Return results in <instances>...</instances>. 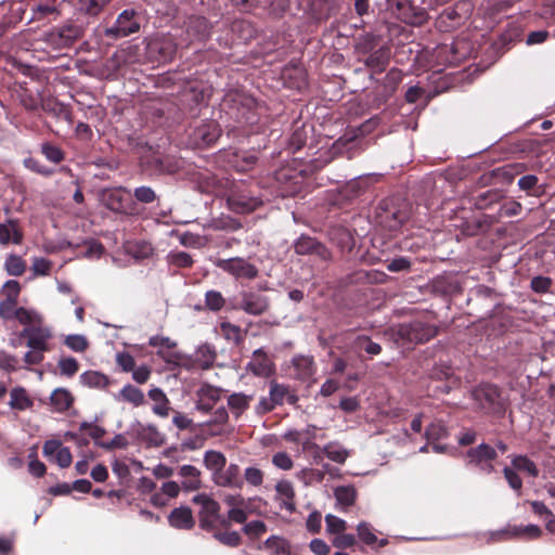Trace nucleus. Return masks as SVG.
<instances>
[{
    "mask_svg": "<svg viewBox=\"0 0 555 555\" xmlns=\"http://www.w3.org/2000/svg\"><path fill=\"white\" fill-rule=\"evenodd\" d=\"M438 333L439 327L436 324L422 320L400 323L390 328L392 340L402 346L425 344L436 337Z\"/></svg>",
    "mask_w": 555,
    "mask_h": 555,
    "instance_id": "1",
    "label": "nucleus"
},
{
    "mask_svg": "<svg viewBox=\"0 0 555 555\" xmlns=\"http://www.w3.org/2000/svg\"><path fill=\"white\" fill-rule=\"evenodd\" d=\"M410 217L411 205L400 196L384 199L376 212L378 224L391 232L399 230Z\"/></svg>",
    "mask_w": 555,
    "mask_h": 555,
    "instance_id": "2",
    "label": "nucleus"
},
{
    "mask_svg": "<svg viewBox=\"0 0 555 555\" xmlns=\"http://www.w3.org/2000/svg\"><path fill=\"white\" fill-rule=\"evenodd\" d=\"M83 27L68 23L54 27L43 35V41L54 50H62L72 47L83 35Z\"/></svg>",
    "mask_w": 555,
    "mask_h": 555,
    "instance_id": "3",
    "label": "nucleus"
},
{
    "mask_svg": "<svg viewBox=\"0 0 555 555\" xmlns=\"http://www.w3.org/2000/svg\"><path fill=\"white\" fill-rule=\"evenodd\" d=\"M472 397L486 413H501L504 409L501 392L495 385L481 384L473 390Z\"/></svg>",
    "mask_w": 555,
    "mask_h": 555,
    "instance_id": "4",
    "label": "nucleus"
},
{
    "mask_svg": "<svg viewBox=\"0 0 555 555\" xmlns=\"http://www.w3.org/2000/svg\"><path fill=\"white\" fill-rule=\"evenodd\" d=\"M192 502L201 506L198 512L199 527L207 532L215 530L219 518L220 504L206 493L196 494Z\"/></svg>",
    "mask_w": 555,
    "mask_h": 555,
    "instance_id": "5",
    "label": "nucleus"
},
{
    "mask_svg": "<svg viewBox=\"0 0 555 555\" xmlns=\"http://www.w3.org/2000/svg\"><path fill=\"white\" fill-rule=\"evenodd\" d=\"M392 14L405 24L421 26L427 21L425 9L414 5L410 0H388Z\"/></svg>",
    "mask_w": 555,
    "mask_h": 555,
    "instance_id": "6",
    "label": "nucleus"
},
{
    "mask_svg": "<svg viewBox=\"0 0 555 555\" xmlns=\"http://www.w3.org/2000/svg\"><path fill=\"white\" fill-rule=\"evenodd\" d=\"M140 30V23L135 20L133 10H124L118 16L115 24L105 27L103 34L112 40H118L135 34Z\"/></svg>",
    "mask_w": 555,
    "mask_h": 555,
    "instance_id": "7",
    "label": "nucleus"
},
{
    "mask_svg": "<svg viewBox=\"0 0 555 555\" xmlns=\"http://www.w3.org/2000/svg\"><path fill=\"white\" fill-rule=\"evenodd\" d=\"M215 266L235 279L254 280L259 274V270L255 264L241 257L217 259Z\"/></svg>",
    "mask_w": 555,
    "mask_h": 555,
    "instance_id": "8",
    "label": "nucleus"
},
{
    "mask_svg": "<svg viewBox=\"0 0 555 555\" xmlns=\"http://www.w3.org/2000/svg\"><path fill=\"white\" fill-rule=\"evenodd\" d=\"M185 48L182 39L177 41L173 35H162L149 43L150 53L157 54L158 61H171L179 49Z\"/></svg>",
    "mask_w": 555,
    "mask_h": 555,
    "instance_id": "9",
    "label": "nucleus"
},
{
    "mask_svg": "<svg viewBox=\"0 0 555 555\" xmlns=\"http://www.w3.org/2000/svg\"><path fill=\"white\" fill-rule=\"evenodd\" d=\"M211 35V24L204 16H191L185 22V37L181 38L184 47L189 48L193 42H204Z\"/></svg>",
    "mask_w": 555,
    "mask_h": 555,
    "instance_id": "10",
    "label": "nucleus"
},
{
    "mask_svg": "<svg viewBox=\"0 0 555 555\" xmlns=\"http://www.w3.org/2000/svg\"><path fill=\"white\" fill-rule=\"evenodd\" d=\"M271 301L269 297L254 291H244L240 293L237 309L249 315H262L270 310Z\"/></svg>",
    "mask_w": 555,
    "mask_h": 555,
    "instance_id": "11",
    "label": "nucleus"
},
{
    "mask_svg": "<svg viewBox=\"0 0 555 555\" xmlns=\"http://www.w3.org/2000/svg\"><path fill=\"white\" fill-rule=\"evenodd\" d=\"M101 203L117 214H128L130 192L122 186L104 189L100 194Z\"/></svg>",
    "mask_w": 555,
    "mask_h": 555,
    "instance_id": "12",
    "label": "nucleus"
},
{
    "mask_svg": "<svg viewBox=\"0 0 555 555\" xmlns=\"http://www.w3.org/2000/svg\"><path fill=\"white\" fill-rule=\"evenodd\" d=\"M498 453L494 448L487 443H481L476 448L467 451L468 463L480 467L486 473L490 474L494 470L491 462L495 460Z\"/></svg>",
    "mask_w": 555,
    "mask_h": 555,
    "instance_id": "13",
    "label": "nucleus"
},
{
    "mask_svg": "<svg viewBox=\"0 0 555 555\" xmlns=\"http://www.w3.org/2000/svg\"><path fill=\"white\" fill-rule=\"evenodd\" d=\"M262 202L255 196L232 190L227 196L228 208L235 214H249L260 207Z\"/></svg>",
    "mask_w": 555,
    "mask_h": 555,
    "instance_id": "14",
    "label": "nucleus"
},
{
    "mask_svg": "<svg viewBox=\"0 0 555 555\" xmlns=\"http://www.w3.org/2000/svg\"><path fill=\"white\" fill-rule=\"evenodd\" d=\"M294 250L297 255H315L325 261L331 259V251L321 242L305 234L296 240Z\"/></svg>",
    "mask_w": 555,
    "mask_h": 555,
    "instance_id": "15",
    "label": "nucleus"
},
{
    "mask_svg": "<svg viewBox=\"0 0 555 555\" xmlns=\"http://www.w3.org/2000/svg\"><path fill=\"white\" fill-rule=\"evenodd\" d=\"M542 530L537 525L527 526H507L505 529L492 533L495 541H504L514 538L538 539L541 537Z\"/></svg>",
    "mask_w": 555,
    "mask_h": 555,
    "instance_id": "16",
    "label": "nucleus"
},
{
    "mask_svg": "<svg viewBox=\"0 0 555 555\" xmlns=\"http://www.w3.org/2000/svg\"><path fill=\"white\" fill-rule=\"evenodd\" d=\"M21 337L27 338V347L30 349H39L48 351V341L52 338V332L49 327L31 326L25 327L21 332Z\"/></svg>",
    "mask_w": 555,
    "mask_h": 555,
    "instance_id": "17",
    "label": "nucleus"
},
{
    "mask_svg": "<svg viewBox=\"0 0 555 555\" xmlns=\"http://www.w3.org/2000/svg\"><path fill=\"white\" fill-rule=\"evenodd\" d=\"M246 370L255 376L269 377L275 372V365L263 349L259 348L253 352V358L247 363Z\"/></svg>",
    "mask_w": 555,
    "mask_h": 555,
    "instance_id": "18",
    "label": "nucleus"
},
{
    "mask_svg": "<svg viewBox=\"0 0 555 555\" xmlns=\"http://www.w3.org/2000/svg\"><path fill=\"white\" fill-rule=\"evenodd\" d=\"M212 481L218 487L223 488L241 489L244 485L243 478L241 477V468L235 463H230L227 467L222 468Z\"/></svg>",
    "mask_w": 555,
    "mask_h": 555,
    "instance_id": "19",
    "label": "nucleus"
},
{
    "mask_svg": "<svg viewBox=\"0 0 555 555\" xmlns=\"http://www.w3.org/2000/svg\"><path fill=\"white\" fill-rule=\"evenodd\" d=\"M223 390L209 384H204L196 392L198 401L196 409L201 412L208 413L212 410L216 402L221 398Z\"/></svg>",
    "mask_w": 555,
    "mask_h": 555,
    "instance_id": "20",
    "label": "nucleus"
},
{
    "mask_svg": "<svg viewBox=\"0 0 555 555\" xmlns=\"http://www.w3.org/2000/svg\"><path fill=\"white\" fill-rule=\"evenodd\" d=\"M168 521L171 527L184 530H190L195 525L192 509L188 506L173 508L168 516Z\"/></svg>",
    "mask_w": 555,
    "mask_h": 555,
    "instance_id": "21",
    "label": "nucleus"
},
{
    "mask_svg": "<svg viewBox=\"0 0 555 555\" xmlns=\"http://www.w3.org/2000/svg\"><path fill=\"white\" fill-rule=\"evenodd\" d=\"M220 135V129L215 121H207L197 126L193 131V138L197 144L210 145Z\"/></svg>",
    "mask_w": 555,
    "mask_h": 555,
    "instance_id": "22",
    "label": "nucleus"
},
{
    "mask_svg": "<svg viewBox=\"0 0 555 555\" xmlns=\"http://www.w3.org/2000/svg\"><path fill=\"white\" fill-rule=\"evenodd\" d=\"M390 61V48L387 46H380L375 51L369 53V56L364 60V64L370 69L382 73L386 69Z\"/></svg>",
    "mask_w": 555,
    "mask_h": 555,
    "instance_id": "23",
    "label": "nucleus"
},
{
    "mask_svg": "<svg viewBox=\"0 0 555 555\" xmlns=\"http://www.w3.org/2000/svg\"><path fill=\"white\" fill-rule=\"evenodd\" d=\"M182 478V489L185 491H196L202 487L201 470L193 465H182L178 470Z\"/></svg>",
    "mask_w": 555,
    "mask_h": 555,
    "instance_id": "24",
    "label": "nucleus"
},
{
    "mask_svg": "<svg viewBox=\"0 0 555 555\" xmlns=\"http://www.w3.org/2000/svg\"><path fill=\"white\" fill-rule=\"evenodd\" d=\"M257 162V155L248 151L234 152L229 159L231 166L238 172H248L256 166Z\"/></svg>",
    "mask_w": 555,
    "mask_h": 555,
    "instance_id": "25",
    "label": "nucleus"
},
{
    "mask_svg": "<svg viewBox=\"0 0 555 555\" xmlns=\"http://www.w3.org/2000/svg\"><path fill=\"white\" fill-rule=\"evenodd\" d=\"M40 106L47 114H50L59 119H64L69 124L73 121L72 112L69 108L53 98H43L41 100Z\"/></svg>",
    "mask_w": 555,
    "mask_h": 555,
    "instance_id": "26",
    "label": "nucleus"
},
{
    "mask_svg": "<svg viewBox=\"0 0 555 555\" xmlns=\"http://www.w3.org/2000/svg\"><path fill=\"white\" fill-rule=\"evenodd\" d=\"M275 490L279 499L282 501L281 507L289 513H294L296 511V504L294 501L295 490L293 483L288 480H281L276 483Z\"/></svg>",
    "mask_w": 555,
    "mask_h": 555,
    "instance_id": "27",
    "label": "nucleus"
},
{
    "mask_svg": "<svg viewBox=\"0 0 555 555\" xmlns=\"http://www.w3.org/2000/svg\"><path fill=\"white\" fill-rule=\"evenodd\" d=\"M296 378L300 380L309 379L315 373V364L311 356H296L292 361Z\"/></svg>",
    "mask_w": 555,
    "mask_h": 555,
    "instance_id": "28",
    "label": "nucleus"
},
{
    "mask_svg": "<svg viewBox=\"0 0 555 555\" xmlns=\"http://www.w3.org/2000/svg\"><path fill=\"white\" fill-rule=\"evenodd\" d=\"M203 463L211 472V479H214L225 467L227 457L220 451L208 450L204 453Z\"/></svg>",
    "mask_w": 555,
    "mask_h": 555,
    "instance_id": "29",
    "label": "nucleus"
},
{
    "mask_svg": "<svg viewBox=\"0 0 555 555\" xmlns=\"http://www.w3.org/2000/svg\"><path fill=\"white\" fill-rule=\"evenodd\" d=\"M253 399V395L234 392L228 397V406L235 417H240L249 408Z\"/></svg>",
    "mask_w": 555,
    "mask_h": 555,
    "instance_id": "30",
    "label": "nucleus"
},
{
    "mask_svg": "<svg viewBox=\"0 0 555 555\" xmlns=\"http://www.w3.org/2000/svg\"><path fill=\"white\" fill-rule=\"evenodd\" d=\"M50 401L57 412H64L72 406L74 402V396L66 388H56L51 393Z\"/></svg>",
    "mask_w": 555,
    "mask_h": 555,
    "instance_id": "31",
    "label": "nucleus"
},
{
    "mask_svg": "<svg viewBox=\"0 0 555 555\" xmlns=\"http://www.w3.org/2000/svg\"><path fill=\"white\" fill-rule=\"evenodd\" d=\"M116 399L131 403L134 406H140L145 402V396L143 391L131 384L124 386L119 393L116 396Z\"/></svg>",
    "mask_w": 555,
    "mask_h": 555,
    "instance_id": "32",
    "label": "nucleus"
},
{
    "mask_svg": "<svg viewBox=\"0 0 555 555\" xmlns=\"http://www.w3.org/2000/svg\"><path fill=\"white\" fill-rule=\"evenodd\" d=\"M21 244L23 241L22 232L16 228V221L10 220L9 223H0V244L8 245L10 242Z\"/></svg>",
    "mask_w": 555,
    "mask_h": 555,
    "instance_id": "33",
    "label": "nucleus"
},
{
    "mask_svg": "<svg viewBox=\"0 0 555 555\" xmlns=\"http://www.w3.org/2000/svg\"><path fill=\"white\" fill-rule=\"evenodd\" d=\"M81 383L89 388L106 389L111 380L109 378L98 371H88L80 375Z\"/></svg>",
    "mask_w": 555,
    "mask_h": 555,
    "instance_id": "34",
    "label": "nucleus"
},
{
    "mask_svg": "<svg viewBox=\"0 0 555 555\" xmlns=\"http://www.w3.org/2000/svg\"><path fill=\"white\" fill-rule=\"evenodd\" d=\"M382 37L373 33L361 35L356 43V50L362 54H369L379 48Z\"/></svg>",
    "mask_w": 555,
    "mask_h": 555,
    "instance_id": "35",
    "label": "nucleus"
},
{
    "mask_svg": "<svg viewBox=\"0 0 555 555\" xmlns=\"http://www.w3.org/2000/svg\"><path fill=\"white\" fill-rule=\"evenodd\" d=\"M322 452L333 462L344 464L349 456V451L338 442H330L323 447Z\"/></svg>",
    "mask_w": 555,
    "mask_h": 555,
    "instance_id": "36",
    "label": "nucleus"
},
{
    "mask_svg": "<svg viewBox=\"0 0 555 555\" xmlns=\"http://www.w3.org/2000/svg\"><path fill=\"white\" fill-rule=\"evenodd\" d=\"M153 166L159 173L172 175L180 169V162L171 156L156 157L153 160Z\"/></svg>",
    "mask_w": 555,
    "mask_h": 555,
    "instance_id": "37",
    "label": "nucleus"
},
{
    "mask_svg": "<svg viewBox=\"0 0 555 555\" xmlns=\"http://www.w3.org/2000/svg\"><path fill=\"white\" fill-rule=\"evenodd\" d=\"M211 532L214 539H216L222 545L229 547H237L242 544V537L237 531H222L216 528Z\"/></svg>",
    "mask_w": 555,
    "mask_h": 555,
    "instance_id": "38",
    "label": "nucleus"
},
{
    "mask_svg": "<svg viewBox=\"0 0 555 555\" xmlns=\"http://www.w3.org/2000/svg\"><path fill=\"white\" fill-rule=\"evenodd\" d=\"M10 396V405L12 409L24 411L33 405V401L28 397L26 390L22 387L12 389Z\"/></svg>",
    "mask_w": 555,
    "mask_h": 555,
    "instance_id": "39",
    "label": "nucleus"
},
{
    "mask_svg": "<svg viewBox=\"0 0 555 555\" xmlns=\"http://www.w3.org/2000/svg\"><path fill=\"white\" fill-rule=\"evenodd\" d=\"M513 468L526 472L529 476L535 478L539 476V469L533 461L526 455H515L512 459Z\"/></svg>",
    "mask_w": 555,
    "mask_h": 555,
    "instance_id": "40",
    "label": "nucleus"
},
{
    "mask_svg": "<svg viewBox=\"0 0 555 555\" xmlns=\"http://www.w3.org/2000/svg\"><path fill=\"white\" fill-rule=\"evenodd\" d=\"M334 494L337 503L345 507L352 506L357 499V491L352 486L337 487Z\"/></svg>",
    "mask_w": 555,
    "mask_h": 555,
    "instance_id": "41",
    "label": "nucleus"
},
{
    "mask_svg": "<svg viewBox=\"0 0 555 555\" xmlns=\"http://www.w3.org/2000/svg\"><path fill=\"white\" fill-rule=\"evenodd\" d=\"M210 227L217 231H237L242 229L240 220L232 218L231 216H221L211 221Z\"/></svg>",
    "mask_w": 555,
    "mask_h": 555,
    "instance_id": "42",
    "label": "nucleus"
},
{
    "mask_svg": "<svg viewBox=\"0 0 555 555\" xmlns=\"http://www.w3.org/2000/svg\"><path fill=\"white\" fill-rule=\"evenodd\" d=\"M220 331L227 340L233 341L235 345H241L244 340L242 330L238 325L232 324L230 322H222L220 325Z\"/></svg>",
    "mask_w": 555,
    "mask_h": 555,
    "instance_id": "43",
    "label": "nucleus"
},
{
    "mask_svg": "<svg viewBox=\"0 0 555 555\" xmlns=\"http://www.w3.org/2000/svg\"><path fill=\"white\" fill-rule=\"evenodd\" d=\"M269 396L271 397V402H273L275 405H282L284 403L286 395H288L289 386L279 384L274 379L269 383Z\"/></svg>",
    "mask_w": 555,
    "mask_h": 555,
    "instance_id": "44",
    "label": "nucleus"
},
{
    "mask_svg": "<svg viewBox=\"0 0 555 555\" xmlns=\"http://www.w3.org/2000/svg\"><path fill=\"white\" fill-rule=\"evenodd\" d=\"M224 305L225 299L220 292L211 289L205 294V308L208 310L218 312Z\"/></svg>",
    "mask_w": 555,
    "mask_h": 555,
    "instance_id": "45",
    "label": "nucleus"
},
{
    "mask_svg": "<svg viewBox=\"0 0 555 555\" xmlns=\"http://www.w3.org/2000/svg\"><path fill=\"white\" fill-rule=\"evenodd\" d=\"M26 263L22 257L10 255L5 260V270L10 275L20 276L25 272Z\"/></svg>",
    "mask_w": 555,
    "mask_h": 555,
    "instance_id": "46",
    "label": "nucleus"
},
{
    "mask_svg": "<svg viewBox=\"0 0 555 555\" xmlns=\"http://www.w3.org/2000/svg\"><path fill=\"white\" fill-rule=\"evenodd\" d=\"M402 80V72L400 69H397V68H391L385 79H384V85H385V91H386V95H390L392 94L397 87L399 86V83L401 82Z\"/></svg>",
    "mask_w": 555,
    "mask_h": 555,
    "instance_id": "47",
    "label": "nucleus"
},
{
    "mask_svg": "<svg viewBox=\"0 0 555 555\" xmlns=\"http://www.w3.org/2000/svg\"><path fill=\"white\" fill-rule=\"evenodd\" d=\"M364 190L363 181L360 179H353L348 182L341 190V195L347 201H352L358 197Z\"/></svg>",
    "mask_w": 555,
    "mask_h": 555,
    "instance_id": "48",
    "label": "nucleus"
},
{
    "mask_svg": "<svg viewBox=\"0 0 555 555\" xmlns=\"http://www.w3.org/2000/svg\"><path fill=\"white\" fill-rule=\"evenodd\" d=\"M41 153L48 160L54 164H59L64 159V152L59 146L49 142L41 144Z\"/></svg>",
    "mask_w": 555,
    "mask_h": 555,
    "instance_id": "49",
    "label": "nucleus"
},
{
    "mask_svg": "<svg viewBox=\"0 0 555 555\" xmlns=\"http://www.w3.org/2000/svg\"><path fill=\"white\" fill-rule=\"evenodd\" d=\"M64 344L75 352H83L89 347L88 339L83 335H68Z\"/></svg>",
    "mask_w": 555,
    "mask_h": 555,
    "instance_id": "50",
    "label": "nucleus"
},
{
    "mask_svg": "<svg viewBox=\"0 0 555 555\" xmlns=\"http://www.w3.org/2000/svg\"><path fill=\"white\" fill-rule=\"evenodd\" d=\"M59 369L62 375L74 376L79 370L78 361L73 357H65L59 360Z\"/></svg>",
    "mask_w": 555,
    "mask_h": 555,
    "instance_id": "51",
    "label": "nucleus"
},
{
    "mask_svg": "<svg viewBox=\"0 0 555 555\" xmlns=\"http://www.w3.org/2000/svg\"><path fill=\"white\" fill-rule=\"evenodd\" d=\"M168 262L178 268H189L193 264V259L185 251H172L168 255Z\"/></svg>",
    "mask_w": 555,
    "mask_h": 555,
    "instance_id": "52",
    "label": "nucleus"
},
{
    "mask_svg": "<svg viewBox=\"0 0 555 555\" xmlns=\"http://www.w3.org/2000/svg\"><path fill=\"white\" fill-rule=\"evenodd\" d=\"M357 347L360 350L365 351L367 354L377 356L382 352V346L375 341H373L367 336H361L357 339Z\"/></svg>",
    "mask_w": 555,
    "mask_h": 555,
    "instance_id": "53",
    "label": "nucleus"
},
{
    "mask_svg": "<svg viewBox=\"0 0 555 555\" xmlns=\"http://www.w3.org/2000/svg\"><path fill=\"white\" fill-rule=\"evenodd\" d=\"M359 539L366 545H372L377 542V537L374 534L370 524L361 521L357 526Z\"/></svg>",
    "mask_w": 555,
    "mask_h": 555,
    "instance_id": "54",
    "label": "nucleus"
},
{
    "mask_svg": "<svg viewBox=\"0 0 555 555\" xmlns=\"http://www.w3.org/2000/svg\"><path fill=\"white\" fill-rule=\"evenodd\" d=\"M17 304V299L14 296H7L4 300L0 302V318L3 320H10L14 318V313Z\"/></svg>",
    "mask_w": 555,
    "mask_h": 555,
    "instance_id": "55",
    "label": "nucleus"
},
{
    "mask_svg": "<svg viewBox=\"0 0 555 555\" xmlns=\"http://www.w3.org/2000/svg\"><path fill=\"white\" fill-rule=\"evenodd\" d=\"M326 531L328 533H341L346 530L347 524L344 519L328 514L325 516Z\"/></svg>",
    "mask_w": 555,
    "mask_h": 555,
    "instance_id": "56",
    "label": "nucleus"
},
{
    "mask_svg": "<svg viewBox=\"0 0 555 555\" xmlns=\"http://www.w3.org/2000/svg\"><path fill=\"white\" fill-rule=\"evenodd\" d=\"M111 0H80L81 10L87 14L95 16Z\"/></svg>",
    "mask_w": 555,
    "mask_h": 555,
    "instance_id": "57",
    "label": "nucleus"
},
{
    "mask_svg": "<svg viewBox=\"0 0 555 555\" xmlns=\"http://www.w3.org/2000/svg\"><path fill=\"white\" fill-rule=\"evenodd\" d=\"M539 178L535 175H526L518 180V186L521 191H525L528 195H535L534 192L538 188Z\"/></svg>",
    "mask_w": 555,
    "mask_h": 555,
    "instance_id": "58",
    "label": "nucleus"
},
{
    "mask_svg": "<svg viewBox=\"0 0 555 555\" xmlns=\"http://www.w3.org/2000/svg\"><path fill=\"white\" fill-rule=\"evenodd\" d=\"M263 472L258 467H247L244 472V479L253 487H259L263 482Z\"/></svg>",
    "mask_w": 555,
    "mask_h": 555,
    "instance_id": "59",
    "label": "nucleus"
},
{
    "mask_svg": "<svg viewBox=\"0 0 555 555\" xmlns=\"http://www.w3.org/2000/svg\"><path fill=\"white\" fill-rule=\"evenodd\" d=\"M447 428L442 423H431L425 430V437L428 440H440L447 437Z\"/></svg>",
    "mask_w": 555,
    "mask_h": 555,
    "instance_id": "60",
    "label": "nucleus"
},
{
    "mask_svg": "<svg viewBox=\"0 0 555 555\" xmlns=\"http://www.w3.org/2000/svg\"><path fill=\"white\" fill-rule=\"evenodd\" d=\"M363 135L362 128L348 130L344 135H341L335 143L334 147L336 150H340L343 146H347L352 144L359 137Z\"/></svg>",
    "mask_w": 555,
    "mask_h": 555,
    "instance_id": "61",
    "label": "nucleus"
},
{
    "mask_svg": "<svg viewBox=\"0 0 555 555\" xmlns=\"http://www.w3.org/2000/svg\"><path fill=\"white\" fill-rule=\"evenodd\" d=\"M243 531L249 537L259 538L266 533L267 525L261 520H251L244 526Z\"/></svg>",
    "mask_w": 555,
    "mask_h": 555,
    "instance_id": "62",
    "label": "nucleus"
},
{
    "mask_svg": "<svg viewBox=\"0 0 555 555\" xmlns=\"http://www.w3.org/2000/svg\"><path fill=\"white\" fill-rule=\"evenodd\" d=\"M264 545L269 548H274V553L276 555L288 553L287 542L278 535H271L264 542Z\"/></svg>",
    "mask_w": 555,
    "mask_h": 555,
    "instance_id": "63",
    "label": "nucleus"
},
{
    "mask_svg": "<svg viewBox=\"0 0 555 555\" xmlns=\"http://www.w3.org/2000/svg\"><path fill=\"white\" fill-rule=\"evenodd\" d=\"M503 474H504V477H505L508 486L513 490L520 492L522 489V480H521L520 476L515 472V469L506 466L503 469Z\"/></svg>",
    "mask_w": 555,
    "mask_h": 555,
    "instance_id": "64",
    "label": "nucleus"
}]
</instances>
